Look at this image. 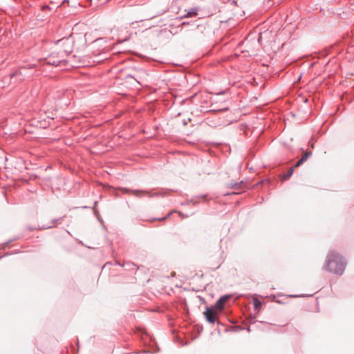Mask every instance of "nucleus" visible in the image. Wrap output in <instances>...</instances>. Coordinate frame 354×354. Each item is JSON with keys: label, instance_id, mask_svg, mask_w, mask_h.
Segmentation results:
<instances>
[{"label": "nucleus", "instance_id": "nucleus-3", "mask_svg": "<svg viewBox=\"0 0 354 354\" xmlns=\"http://www.w3.org/2000/svg\"><path fill=\"white\" fill-rule=\"evenodd\" d=\"M204 315L207 321L211 324H214L216 320V312L212 308H207L204 312Z\"/></svg>", "mask_w": 354, "mask_h": 354}, {"label": "nucleus", "instance_id": "nucleus-5", "mask_svg": "<svg viewBox=\"0 0 354 354\" xmlns=\"http://www.w3.org/2000/svg\"><path fill=\"white\" fill-rule=\"evenodd\" d=\"M230 298L229 295H224L221 297L216 303V308L218 309L223 308V305Z\"/></svg>", "mask_w": 354, "mask_h": 354}, {"label": "nucleus", "instance_id": "nucleus-10", "mask_svg": "<svg viewBox=\"0 0 354 354\" xmlns=\"http://www.w3.org/2000/svg\"><path fill=\"white\" fill-rule=\"evenodd\" d=\"M304 162V160H303L302 158H301V159H300V160L297 162V164L295 165V167H299V166H300L301 165H302V164H303V162Z\"/></svg>", "mask_w": 354, "mask_h": 354}, {"label": "nucleus", "instance_id": "nucleus-7", "mask_svg": "<svg viewBox=\"0 0 354 354\" xmlns=\"http://www.w3.org/2000/svg\"><path fill=\"white\" fill-rule=\"evenodd\" d=\"M293 171H294V168L293 167L290 168L288 169L287 174L286 175H284V176L283 177V180H286L288 178H289L292 175Z\"/></svg>", "mask_w": 354, "mask_h": 354}, {"label": "nucleus", "instance_id": "nucleus-2", "mask_svg": "<svg viewBox=\"0 0 354 354\" xmlns=\"http://www.w3.org/2000/svg\"><path fill=\"white\" fill-rule=\"evenodd\" d=\"M345 268V263L342 257L334 252L329 253L325 269L335 274H342Z\"/></svg>", "mask_w": 354, "mask_h": 354}, {"label": "nucleus", "instance_id": "nucleus-8", "mask_svg": "<svg viewBox=\"0 0 354 354\" xmlns=\"http://www.w3.org/2000/svg\"><path fill=\"white\" fill-rule=\"evenodd\" d=\"M261 305V301L258 299H254V306L256 309L259 308Z\"/></svg>", "mask_w": 354, "mask_h": 354}, {"label": "nucleus", "instance_id": "nucleus-1", "mask_svg": "<svg viewBox=\"0 0 354 354\" xmlns=\"http://www.w3.org/2000/svg\"><path fill=\"white\" fill-rule=\"evenodd\" d=\"M68 40L66 39H62L57 40L53 47L52 53L45 58L47 64L52 66H59V64L71 62L70 59H65V57L71 51ZM71 66H75V64L71 63Z\"/></svg>", "mask_w": 354, "mask_h": 354}, {"label": "nucleus", "instance_id": "nucleus-6", "mask_svg": "<svg viewBox=\"0 0 354 354\" xmlns=\"http://www.w3.org/2000/svg\"><path fill=\"white\" fill-rule=\"evenodd\" d=\"M198 9L197 8H192L187 10V13L184 15V17H193L198 15Z\"/></svg>", "mask_w": 354, "mask_h": 354}, {"label": "nucleus", "instance_id": "nucleus-4", "mask_svg": "<svg viewBox=\"0 0 354 354\" xmlns=\"http://www.w3.org/2000/svg\"><path fill=\"white\" fill-rule=\"evenodd\" d=\"M125 192L131 193L138 197H140L142 196H147L149 192L147 191H141V190H129L127 189H123Z\"/></svg>", "mask_w": 354, "mask_h": 354}, {"label": "nucleus", "instance_id": "nucleus-9", "mask_svg": "<svg viewBox=\"0 0 354 354\" xmlns=\"http://www.w3.org/2000/svg\"><path fill=\"white\" fill-rule=\"evenodd\" d=\"M310 155H311L310 151L306 152L301 158H302L304 160V161L305 162Z\"/></svg>", "mask_w": 354, "mask_h": 354}]
</instances>
